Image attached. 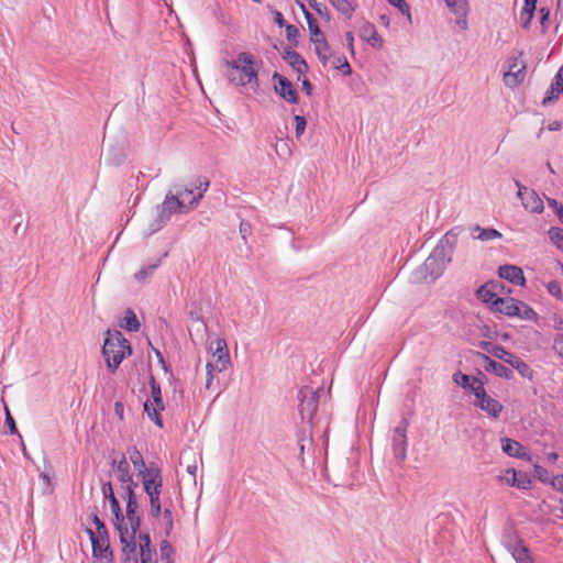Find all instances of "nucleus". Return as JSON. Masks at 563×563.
I'll list each match as a JSON object with an SVG mask.
<instances>
[{
    "mask_svg": "<svg viewBox=\"0 0 563 563\" xmlns=\"http://www.w3.org/2000/svg\"><path fill=\"white\" fill-rule=\"evenodd\" d=\"M461 231L460 227H454L440 239L424 263L413 272V282L428 280L429 278L434 282L443 274L446 265L452 261Z\"/></svg>",
    "mask_w": 563,
    "mask_h": 563,
    "instance_id": "nucleus-1",
    "label": "nucleus"
},
{
    "mask_svg": "<svg viewBox=\"0 0 563 563\" xmlns=\"http://www.w3.org/2000/svg\"><path fill=\"white\" fill-rule=\"evenodd\" d=\"M228 71L225 76L231 84L246 86L255 82L258 86V69L254 67L253 56L250 53L242 52L236 59L224 62Z\"/></svg>",
    "mask_w": 563,
    "mask_h": 563,
    "instance_id": "nucleus-2",
    "label": "nucleus"
},
{
    "mask_svg": "<svg viewBox=\"0 0 563 563\" xmlns=\"http://www.w3.org/2000/svg\"><path fill=\"white\" fill-rule=\"evenodd\" d=\"M131 345L120 331H107L102 346V355L108 368L114 373L126 355L131 354Z\"/></svg>",
    "mask_w": 563,
    "mask_h": 563,
    "instance_id": "nucleus-3",
    "label": "nucleus"
},
{
    "mask_svg": "<svg viewBox=\"0 0 563 563\" xmlns=\"http://www.w3.org/2000/svg\"><path fill=\"white\" fill-rule=\"evenodd\" d=\"M321 396H324V389L322 387L312 389L309 386H303L298 391L299 413L302 422L309 427L312 423L314 413L317 412L318 402Z\"/></svg>",
    "mask_w": 563,
    "mask_h": 563,
    "instance_id": "nucleus-4",
    "label": "nucleus"
},
{
    "mask_svg": "<svg viewBox=\"0 0 563 563\" xmlns=\"http://www.w3.org/2000/svg\"><path fill=\"white\" fill-rule=\"evenodd\" d=\"M185 209L184 201L168 192L164 201L157 206V217L150 225V234L161 230L174 213L186 211Z\"/></svg>",
    "mask_w": 563,
    "mask_h": 563,
    "instance_id": "nucleus-5",
    "label": "nucleus"
},
{
    "mask_svg": "<svg viewBox=\"0 0 563 563\" xmlns=\"http://www.w3.org/2000/svg\"><path fill=\"white\" fill-rule=\"evenodd\" d=\"M306 21L310 32V40L314 46V52L319 60L325 65L330 58V45L319 27L317 20L310 12H306Z\"/></svg>",
    "mask_w": 563,
    "mask_h": 563,
    "instance_id": "nucleus-6",
    "label": "nucleus"
},
{
    "mask_svg": "<svg viewBox=\"0 0 563 563\" xmlns=\"http://www.w3.org/2000/svg\"><path fill=\"white\" fill-rule=\"evenodd\" d=\"M472 394L475 396L474 406L485 411L492 419H498L504 406L495 398L490 397L485 389L484 383H479L472 388Z\"/></svg>",
    "mask_w": 563,
    "mask_h": 563,
    "instance_id": "nucleus-7",
    "label": "nucleus"
},
{
    "mask_svg": "<svg viewBox=\"0 0 563 563\" xmlns=\"http://www.w3.org/2000/svg\"><path fill=\"white\" fill-rule=\"evenodd\" d=\"M409 422L406 418H402L401 421L395 427L393 439H391V448L393 454L395 459L402 462L407 457V429Z\"/></svg>",
    "mask_w": 563,
    "mask_h": 563,
    "instance_id": "nucleus-8",
    "label": "nucleus"
},
{
    "mask_svg": "<svg viewBox=\"0 0 563 563\" xmlns=\"http://www.w3.org/2000/svg\"><path fill=\"white\" fill-rule=\"evenodd\" d=\"M515 184L518 188L517 196L521 200L525 210L532 213H542L544 205L539 195L533 189L523 186L519 180H515Z\"/></svg>",
    "mask_w": 563,
    "mask_h": 563,
    "instance_id": "nucleus-9",
    "label": "nucleus"
},
{
    "mask_svg": "<svg viewBox=\"0 0 563 563\" xmlns=\"http://www.w3.org/2000/svg\"><path fill=\"white\" fill-rule=\"evenodd\" d=\"M209 187V181L206 179H197L194 188H184L183 190H177L175 197H179L184 201L185 210L192 209L199 200L202 198L203 194L207 191Z\"/></svg>",
    "mask_w": 563,
    "mask_h": 563,
    "instance_id": "nucleus-10",
    "label": "nucleus"
},
{
    "mask_svg": "<svg viewBox=\"0 0 563 563\" xmlns=\"http://www.w3.org/2000/svg\"><path fill=\"white\" fill-rule=\"evenodd\" d=\"M119 537L120 542L122 543V553H123V562L122 563H139V555H137V547L135 542V538L133 536H129V529L126 523L119 527H115Z\"/></svg>",
    "mask_w": 563,
    "mask_h": 563,
    "instance_id": "nucleus-11",
    "label": "nucleus"
},
{
    "mask_svg": "<svg viewBox=\"0 0 563 563\" xmlns=\"http://www.w3.org/2000/svg\"><path fill=\"white\" fill-rule=\"evenodd\" d=\"M272 79L274 81V90L280 98L288 103H298V92L288 78L275 71Z\"/></svg>",
    "mask_w": 563,
    "mask_h": 563,
    "instance_id": "nucleus-12",
    "label": "nucleus"
},
{
    "mask_svg": "<svg viewBox=\"0 0 563 563\" xmlns=\"http://www.w3.org/2000/svg\"><path fill=\"white\" fill-rule=\"evenodd\" d=\"M142 485L148 496L150 503L161 501L163 489V476L161 470H153L147 476H143Z\"/></svg>",
    "mask_w": 563,
    "mask_h": 563,
    "instance_id": "nucleus-13",
    "label": "nucleus"
},
{
    "mask_svg": "<svg viewBox=\"0 0 563 563\" xmlns=\"http://www.w3.org/2000/svg\"><path fill=\"white\" fill-rule=\"evenodd\" d=\"M495 356L504 360L506 363L516 368L522 377L529 379L533 378V371L530 368V366L520 357L506 351L504 347H497L495 351Z\"/></svg>",
    "mask_w": 563,
    "mask_h": 563,
    "instance_id": "nucleus-14",
    "label": "nucleus"
},
{
    "mask_svg": "<svg viewBox=\"0 0 563 563\" xmlns=\"http://www.w3.org/2000/svg\"><path fill=\"white\" fill-rule=\"evenodd\" d=\"M210 349L213 350L212 356L214 358L213 364L217 368V373L225 371L231 363L227 341L218 338L211 343Z\"/></svg>",
    "mask_w": 563,
    "mask_h": 563,
    "instance_id": "nucleus-15",
    "label": "nucleus"
},
{
    "mask_svg": "<svg viewBox=\"0 0 563 563\" xmlns=\"http://www.w3.org/2000/svg\"><path fill=\"white\" fill-rule=\"evenodd\" d=\"M101 492H102L103 498L108 499L110 503L111 511L113 515L114 527H119V526L123 527V525H125L124 516L122 514L120 503L113 493L112 484L110 482L103 483L102 487H101Z\"/></svg>",
    "mask_w": 563,
    "mask_h": 563,
    "instance_id": "nucleus-16",
    "label": "nucleus"
},
{
    "mask_svg": "<svg viewBox=\"0 0 563 563\" xmlns=\"http://www.w3.org/2000/svg\"><path fill=\"white\" fill-rule=\"evenodd\" d=\"M92 547V556L96 559H111L112 550L110 548L109 538L98 537L93 530H86Z\"/></svg>",
    "mask_w": 563,
    "mask_h": 563,
    "instance_id": "nucleus-17",
    "label": "nucleus"
},
{
    "mask_svg": "<svg viewBox=\"0 0 563 563\" xmlns=\"http://www.w3.org/2000/svg\"><path fill=\"white\" fill-rule=\"evenodd\" d=\"M526 65L518 67V58L509 59V70L504 74V82L507 87L514 88L520 85L525 79Z\"/></svg>",
    "mask_w": 563,
    "mask_h": 563,
    "instance_id": "nucleus-18",
    "label": "nucleus"
},
{
    "mask_svg": "<svg viewBox=\"0 0 563 563\" xmlns=\"http://www.w3.org/2000/svg\"><path fill=\"white\" fill-rule=\"evenodd\" d=\"M129 459L135 470L137 471V476L143 478V476H147L153 470H161L158 466H156L154 463H151L147 467L145 464V461L143 459L142 453L139 451V449L135 445L128 448Z\"/></svg>",
    "mask_w": 563,
    "mask_h": 563,
    "instance_id": "nucleus-19",
    "label": "nucleus"
},
{
    "mask_svg": "<svg viewBox=\"0 0 563 563\" xmlns=\"http://www.w3.org/2000/svg\"><path fill=\"white\" fill-rule=\"evenodd\" d=\"M283 58L298 74V80L301 79V76H305L308 73V64L302 58V56L298 52L294 51L291 47H287L284 49Z\"/></svg>",
    "mask_w": 563,
    "mask_h": 563,
    "instance_id": "nucleus-20",
    "label": "nucleus"
},
{
    "mask_svg": "<svg viewBox=\"0 0 563 563\" xmlns=\"http://www.w3.org/2000/svg\"><path fill=\"white\" fill-rule=\"evenodd\" d=\"M358 36L368 43L373 48L380 49L384 45V41L377 33L375 25L368 21H365L361 25Z\"/></svg>",
    "mask_w": 563,
    "mask_h": 563,
    "instance_id": "nucleus-21",
    "label": "nucleus"
},
{
    "mask_svg": "<svg viewBox=\"0 0 563 563\" xmlns=\"http://www.w3.org/2000/svg\"><path fill=\"white\" fill-rule=\"evenodd\" d=\"M498 275L516 286H525L526 284L523 271L516 265L505 264L499 266Z\"/></svg>",
    "mask_w": 563,
    "mask_h": 563,
    "instance_id": "nucleus-22",
    "label": "nucleus"
},
{
    "mask_svg": "<svg viewBox=\"0 0 563 563\" xmlns=\"http://www.w3.org/2000/svg\"><path fill=\"white\" fill-rule=\"evenodd\" d=\"M110 464L117 474L118 481L121 484L133 483V475L131 473L130 464L125 454H122L120 460L113 459Z\"/></svg>",
    "mask_w": 563,
    "mask_h": 563,
    "instance_id": "nucleus-23",
    "label": "nucleus"
},
{
    "mask_svg": "<svg viewBox=\"0 0 563 563\" xmlns=\"http://www.w3.org/2000/svg\"><path fill=\"white\" fill-rule=\"evenodd\" d=\"M483 367L486 372L493 373L498 377L510 379L512 377V371L504 364L493 360L487 355H483Z\"/></svg>",
    "mask_w": 563,
    "mask_h": 563,
    "instance_id": "nucleus-24",
    "label": "nucleus"
},
{
    "mask_svg": "<svg viewBox=\"0 0 563 563\" xmlns=\"http://www.w3.org/2000/svg\"><path fill=\"white\" fill-rule=\"evenodd\" d=\"M501 449L503 452L511 457L518 459H528L530 460L529 454L526 452L523 445L516 440L509 438L501 439Z\"/></svg>",
    "mask_w": 563,
    "mask_h": 563,
    "instance_id": "nucleus-25",
    "label": "nucleus"
},
{
    "mask_svg": "<svg viewBox=\"0 0 563 563\" xmlns=\"http://www.w3.org/2000/svg\"><path fill=\"white\" fill-rule=\"evenodd\" d=\"M505 479L510 486L520 489H528L531 486V478L529 477V475L520 471L508 470L506 472Z\"/></svg>",
    "mask_w": 563,
    "mask_h": 563,
    "instance_id": "nucleus-26",
    "label": "nucleus"
},
{
    "mask_svg": "<svg viewBox=\"0 0 563 563\" xmlns=\"http://www.w3.org/2000/svg\"><path fill=\"white\" fill-rule=\"evenodd\" d=\"M562 93H563V74L558 71L551 82L549 90L547 91V95L542 101V104L545 106L549 102L556 100L560 97V95H562Z\"/></svg>",
    "mask_w": 563,
    "mask_h": 563,
    "instance_id": "nucleus-27",
    "label": "nucleus"
},
{
    "mask_svg": "<svg viewBox=\"0 0 563 563\" xmlns=\"http://www.w3.org/2000/svg\"><path fill=\"white\" fill-rule=\"evenodd\" d=\"M498 301H499V305L496 306V308H495L496 311H498L503 314H506L508 317H516V313H518L519 300L511 298V297H506Z\"/></svg>",
    "mask_w": 563,
    "mask_h": 563,
    "instance_id": "nucleus-28",
    "label": "nucleus"
},
{
    "mask_svg": "<svg viewBox=\"0 0 563 563\" xmlns=\"http://www.w3.org/2000/svg\"><path fill=\"white\" fill-rule=\"evenodd\" d=\"M453 382L471 393L472 388H475L477 384L483 383L479 378L463 374L462 372L453 374Z\"/></svg>",
    "mask_w": 563,
    "mask_h": 563,
    "instance_id": "nucleus-29",
    "label": "nucleus"
},
{
    "mask_svg": "<svg viewBox=\"0 0 563 563\" xmlns=\"http://www.w3.org/2000/svg\"><path fill=\"white\" fill-rule=\"evenodd\" d=\"M492 287L493 286H481L477 290V298L483 302L490 305L495 309L496 306L499 305L498 300H501L503 298L497 296V292L489 291V288Z\"/></svg>",
    "mask_w": 563,
    "mask_h": 563,
    "instance_id": "nucleus-30",
    "label": "nucleus"
},
{
    "mask_svg": "<svg viewBox=\"0 0 563 563\" xmlns=\"http://www.w3.org/2000/svg\"><path fill=\"white\" fill-rule=\"evenodd\" d=\"M501 542L508 552L523 543L514 529H506L504 531Z\"/></svg>",
    "mask_w": 563,
    "mask_h": 563,
    "instance_id": "nucleus-31",
    "label": "nucleus"
},
{
    "mask_svg": "<svg viewBox=\"0 0 563 563\" xmlns=\"http://www.w3.org/2000/svg\"><path fill=\"white\" fill-rule=\"evenodd\" d=\"M330 3L344 16L351 19L355 12L356 4L353 0H329Z\"/></svg>",
    "mask_w": 563,
    "mask_h": 563,
    "instance_id": "nucleus-32",
    "label": "nucleus"
},
{
    "mask_svg": "<svg viewBox=\"0 0 563 563\" xmlns=\"http://www.w3.org/2000/svg\"><path fill=\"white\" fill-rule=\"evenodd\" d=\"M516 563H533V559L530 554L528 547L522 543L518 548H514L510 552Z\"/></svg>",
    "mask_w": 563,
    "mask_h": 563,
    "instance_id": "nucleus-33",
    "label": "nucleus"
},
{
    "mask_svg": "<svg viewBox=\"0 0 563 563\" xmlns=\"http://www.w3.org/2000/svg\"><path fill=\"white\" fill-rule=\"evenodd\" d=\"M473 231L478 232V234L474 235V238L477 240H481V241H490V240L501 238V233L493 228L484 229V228H481L479 225H475L473 228Z\"/></svg>",
    "mask_w": 563,
    "mask_h": 563,
    "instance_id": "nucleus-34",
    "label": "nucleus"
},
{
    "mask_svg": "<svg viewBox=\"0 0 563 563\" xmlns=\"http://www.w3.org/2000/svg\"><path fill=\"white\" fill-rule=\"evenodd\" d=\"M148 383H150V387H151V395H152L153 402H154L153 405L156 406L159 410H164L165 406H164V401L162 398V391H161L159 384L156 382L154 376L150 377Z\"/></svg>",
    "mask_w": 563,
    "mask_h": 563,
    "instance_id": "nucleus-35",
    "label": "nucleus"
},
{
    "mask_svg": "<svg viewBox=\"0 0 563 563\" xmlns=\"http://www.w3.org/2000/svg\"><path fill=\"white\" fill-rule=\"evenodd\" d=\"M161 260L156 261L155 263L142 266L141 269L134 274V278L137 282H146L151 276H153Z\"/></svg>",
    "mask_w": 563,
    "mask_h": 563,
    "instance_id": "nucleus-36",
    "label": "nucleus"
},
{
    "mask_svg": "<svg viewBox=\"0 0 563 563\" xmlns=\"http://www.w3.org/2000/svg\"><path fill=\"white\" fill-rule=\"evenodd\" d=\"M521 320L536 321L538 319V313L526 302L519 300L518 305V313H516Z\"/></svg>",
    "mask_w": 563,
    "mask_h": 563,
    "instance_id": "nucleus-37",
    "label": "nucleus"
},
{
    "mask_svg": "<svg viewBox=\"0 0 563 563\" xmlns=\"http://www.w3.org/2000/svg\"><path fill=\"white\" fill-rule=\"evenodd\" d=\"M521 320L536 321L538 319V313L526 302L519 300L518 305V313H516Z\"/></svg>",
    "mask_w": 563,
    "mask_h": 563,
    "instance_id": "nucleus-38",
    "label": "nucleus"
},
{
    "mask_svg": "<svg viewBox=\"0 0 563 563\" xmlns=\"http://www.w3.org/2000/svg\"><path fill=\"white\" fill-rule=\"evenodd\" d=\"M125 330L128 331H131V332H136L140 330L141 328V323L136 317V314L131 310L129 309L126 312H125V316H124V323L121 324Z\"/></svg>",
    "mask_w": 563,
    "mask_h": 563,
    "instance_id": "nucleus-39",
    "label": "nucleus"
},
{
    "mask_svg": "<svg viewBox=\"0 0 563 563\" xmlns=\"http://www.w3.org/2000/svg\"><path fill=\"white\" fill-rule=\"evenodd\" d=\"M449 8V10L455 15L457 13H464L468 11V1L467 0H443Z\"/></svg>",
    "mask_w": 563,
    "mask_h": 563,
    "instance_id": "nucleus-40",
    "label": "nucleus"
},
{
    "mask_svg": "<svg viewBox=\"0 0 563 563\" xmlns=\"http://www.w3.org/2000/svg\"><path fill=\"white\" fill-rule=\"evenodd\" d=\"M144 410L147 413L148 418L159 428L163 427V421L158 412V408L154 406L148 400L144 404Z\"/></svg>",
    "mask_w": 563,
    "mask_h": 563,
    "instance_id": "nucleus-41",
    "label": "nucleus"
},
{
    "mask_svg": "<svg viewBox=\"0 0 563 563\" xmlns=\"http://www.w3.org/2000/svg\"><path fill=\"white\" fill-rule=\"evenodd\" d=\"M549 238L551 242L559 249L563 251V229L560 227L550 228Z\"/></svg>",
    "mask_w": 563,
    "mask_h": 563,
    "instance_id": "nucleus-42",
    "label": "nucleus"
},
{
    "mask_svg": "<svg viewBox=\"0 0 563 563\" xmlns=\"http://www.w3.org/2000/svg\"><path fill=\"white\" fill-rule=\"evenodd\" d=\"M389 4L397 8L404 14L408 22H412L410 5L405 0H387Z\"/></svg>",
    "mask_w": 563,
    "mask_h": 563,
    "instance_id": "nucleus-43",
    "label": "nucleus"
},
{
    "mask_svg": "<svg viewBox=\"0 0 563 563\" xmlns=\"http://www.w3.org/2000/svg\"><path fill=\"white\" fill-rule=\"evenodd\" d=\"M163 520H164V523H165L166 534H169L170 531L174 528L172 501L169 503V505H166V507H165V509L163 511Z\"/></svg>",
    "mask_w": 563,
    "mask_h": 563,
    "instance_id": "nucleus-44",
    "label": "nucleus"
},
{
    "mask_svg": "<svg viewBox=\"0 0 563 563\" xmlns=\"http://www.w3.org/2000/svg\"><path fill=\"white\" fill-rule=\"evenodd\" d=\"M156 550L152 547L140 548V560L141 563H156L154 560Z\"/></svg>",
    "mask_w": 563,
    "mask_h": 563,
    "instance_id": "nucleus-45",
    "label": "nucleus"
},
{
    "mask_svg": "<svg viewBox=\"0 0 563 563\" xmlns=\"http://www.w3.org/2000/svg\"><path fill=\"white\" fill-rule=\"evenodd\" d=\"M534 475L543 484H549L551 483V476H550V473L548 472V470L541 465H538L536 464L534 465Z\"/></svg>",
    "mask_w": 563,
    "mask_h": 563,
    "instance_id": "nucleus-46",
    "label": "nucleus"
},
{
    "mask_svg": "<svg viewBox=\"0 0 563 563\" xmlns=\"http://www.w3.org/2000/svg\"><path fill=\"white\" fill-rule=\"evenodd\" d=\"M294 121H295V134H296V137L299 139L305 133V130L307 126V120L303 115L296 114L294 117Z\"/></svg>",
    "mask_w": 563,
    "mask_h": 563,
    "instance_id": "nucleus-47",
    "label": "nucleus"
},
{
    "mask_svg": "<svg viewBox=\"0 0 563 563\" xmlns=\"http://www.w3.org/2000/svg\"><path fill=\"white\" fill-rule=\"evenodd\" d=\"M92 522L93 525L96 526V531L95 533H97L98 537H102V538H109L108 536V531H107V528H106V525L103 523V521L98 517L97 514H92Z\"/></svg>",
    "mask_w": 563,
    "mask_h": 563,
    "instance_id": "nucleus-48",
    "label": "nucleus"
},
{
    "mask_svg": "<svg viewBox=\"0 0 563 563\" xmlns=\"http://www.w3.org/2000/svg\"><path fill=\"white\" fill-rule=\"evenodd\" d=\"M547 290L548 292L555 297L556 299L561 300L563 298V292L561 289V285L558 280H551L547 284Z\"/></svg>",
    "mask_w": 563,
    "mask_h": 563,
    "instance_id": "nucleus-49",
    "label": "nucleus"
},
{
    "mask_svg": "<svg viewBox=\"0 0 563 563\" xmlns=\"http://www.w3.org/2000/svg\"><path fill=\"white\" fill-rule=\"evenodd\" d=\"M173 554V547L167 540L161 542V556L162 560H166L167 563H172L170 556Z\"/></svg>",
    "mask_w": 563,
    "mask_h": 563,
    "instance_id": "nucleus-50",
    "label": "nucleus"
},
{
    "mask_svg": "<svg viewBox=\"0 0 563 563\" xmlns=\"http://www.w3.org/2000/svg\"><path fill=\"white\" fill-rule=\"evenodd\" d=\"M122 485H123V488L125 492L126 503L137 501L135 493H134V487L137 486V483L133 481V483L122 484Z\"/></svg>",
    "mask_w": 563,
    "mask_h": 563,
    "instance_id": "nucleus-51",
    "label": "nucleus"
},
{
    "mask_svg": "<svg viewBox=\"0 0 563 563\" xmlns=\"http://www.w3.org/2000/svg\"><path fill=\"white\" fill-rule=\"evenodd\" d=\"M206 374H207V380H206V388L210 389L212 387L214 373L217 372V368L212 362H208L206 365Z\"/></svg>",
    "mask_w": 563,
    "mask_h": 563,
    "instance_id": "nucleus-52",
    "label": "nucleus"
},
{
    "mask_svg": "<svg viewBox=\"0 0 563 563\" xmlns=\"http://www.w3.org/2000/svg\"><path fill=\"white\" fill-rule=\"evenodd\" d=\"M4 411H5V426L9 428V432L11 434L18 433V428L15 426L14 418L12 417L7 405H4Z\"/></svg>",
    "mask_w": 563,
    "mask_h": 563,
    "instance_id": "nucleus-53",
    "label": "nucleus"
},
{
    "mask_svg": "<svg viewBox=\"0 0 563 563\" xmlns=\"http://www.w3.org/2000/svg\"><path fill=\"white\" fill-rule=\"evenodd\" d=\"M286 36L288 41L292 42L295 45L298 44L299 30L297 26L292 24L286 25Z\"/></svg>",
    "mask_w": 563,
    "mask_h": 563,
    "instance_id": "nucleus-54",
    "label": "nucleus"
},
{
    "mask_svg": "<svg viewBox=\"0 0 563 563\" xmlns=\"http://www.w3.org/2000/svg\"><path fill=\"white\" fill-rule=\"evenodd\" d=\"M130 526H131V533L129 536H133L135 538L136 532L139 531L141 527V517L139 515L135 516H129L126 517Z\"/></svg>",
    "mask_w": 563,
    "mask_h": 563,
    "instance_id": "nucleus-55",
    "label": "nucleus"
},
{
    "mask_svg": "<svg viewBox=\"0 0 563 563\" xmlns=\"http://www.w3.org/2000/svg\"><path fill=\"white\" fill-rule=\"evenodd\" d=\"M335 67L338 70H340L345 76L351 75V73H352V68L345 57H339L338 64Z\"/></svg>",
    "mask_w": 563,
    "mask_h": 563,
    "instance_id": "nucleus-56",
    "label": "nucleus"
},
{
    "mask_svg": "<svg viewBox=\"0 0 563 563\" xmlns=\"http://www.w3.org/2000/svg\"><path fill=\"white\" fill-rule=\"evenodd\" d=\"M239 229H240V233H241L242 239L244 241H246V238L249 235H251V233H252V225H251V223L249 221H246V220H242L240 222V228Z\"/></svg>",
    "mask_w": 563,
    "mask_h": 563,
    "instance_id": "nucleus-57",
    "label": "nucleus"
},
{
    "mask_svg": "<svg viewBox=\"0 0 563 563\" xmlns=\"http://www.w3.org/2000/svg\"><path fill=\"white\" fill-rule=\"evenodd\" d=\"M163 511L162 501L150 503V512L153 518L158 519L161 515H163Z\"/></svg>",
    "mask_w": 563,
    "mask_h": 563,
    "instance_id": "nucleus-58",
    "label": "nucleus"
},
{
    "mask_svg": "<svg viewBox=\"0 0 563 563\" xmlns=\"http://www.w3.org/2000/svg\"><path fill=\"white\" fill-rule=\"evenodd\" d=\"M533 15H534L533 12L525 13V11L521 9V12H520V23H521L522 29H528L530 26V23H531V20L533 19Z\"/></svg>",
    "mask_w": 563,
    "mask_h": 563,
    "instance_id": "nucleus-59",
    "label": "nucleus"
},
{
    "mask_svg": "<svg viewBox=\"0 0 563 563\" xmlns=\"http://www.w3.org/2000/svg\"><path fill=\"white\" fill-rule=\"evenodd\" d=\"M553 349L561 357H563V333L558 334L554 338Z\"/></svg>",
    "mask_w": 563,
    "mask_h": 563,
    "instance_id": "nucleus-60",
    "label": "nucleus"
},
{
    "mask_svg": "<svg viewBox=\"0 0 563 563\" xmlns=\"http://www.w3.org/2000/svg\"><path fill=\"white\" fill-rule=\"evenodd\" d=\"M550 485L554 489L563 493V474L562 475H558V476H552Z\"/></svg>",
    "mask_w": 563,
    "mask_h": 563,
    "instance_id": "nucleus-61",
    "label": "nucleus"
},
{
    "mask_svg": "<svg viewBox=\"0 0 563 563\" xmlns=\"http://www.w3.org/2000/svg\"><path fill=\"white\" fill-rule=\"evenodd\" d=\"M467 13H468V11H465L463 14L462 13L455 14L456 15V24L462 30H466L467 29Z\"/></svg>",
    "mask_w": 563,
    "mask_h": 563,
    "instance_id": "nucleus-62",
    "label": "nucleus"
},
{
    "mask_svg": "<svg viewBox=\"0 0 563 563\" xmlns=\"http://www.w3.org/2000/svg\"><path fill=\"white\" fill-rule=\"evenodd\" d=\"M538 0H525V4L522 7V10L525 13L533 12L536 11Z\"/></svg>",
    "mask_w": 563,
    "mask_h": 563,
    "instance_id": "nucleus-63",
    "label": "nucleus"
},
{
    "mask_svg": "<svg viewBox=\"0 0 563 563\" xmlns=\"http://www.w3.org/2000/svg\"><path fill=\"white\" fill-rule=\"evenodd\" d=\"M314 11L321 16V18H324L325 20H330V14H329V10L327 8L325 4L321 3L319 4V7H317L314 9Z\"/></svg>",
    "mask_w": 563,
    "mask_h": 563,
    "instance_id": "nucleus-64",
    "label": "nucleus"
}]
</instances>
